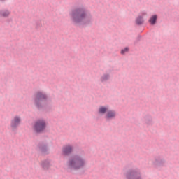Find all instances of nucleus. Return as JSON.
Masks as SVG:
<instances>
[{
	"instance_id": "obj_14",
	"label": "nucleus",
	"mask_w": 179,
	"mask_h": 179,
	"mask_svg": "<svg viewBox=\"0 0 179 179\" xmlns=\"http://www.w3.org/2000/svg\"><path fill=\"white\" fill-rule=\"evenodd\" d=\"M107 79H108V76L105 75L101 77V82H104V81L107 80Z\"/></svg>"
},
{
	"instance_id": "obj_16",
	"label": "nucleus",
	"mask_w": 179,
	"mask_h": 179,
	"mask_svg": "<svg viewBox=\"0 0 179 179\" xmlns=\"http://www.w3.org/2000/svg\"><path fill=\"white\" fill-rule=\"evenodd\" d=\"M41 150H42V152H44L45 150H47V148H41Z\"/></svg>"
},
{
	"instance_id": "obj_7",
	"label": "nucleus",
	"mask_w": 179,
	"mask_h": 179,
	"mask_svg": "<svg viewBox=\"0 0 179 179\" xmlns=\"http://www.w3.org/2000/svg\"><path fill=\"white\" fill-rule=\"evenodd\" d=\"M72 152V145H66L63 148V153L64 155H69Z\"/></svg>"
},
{
	"instance_id": "obj_12",
	"label": "nucleus",
	"mask_w": 179,
	"mask_h": 179,
	"mask_svg": "<svg viewBox=\"0 0 179 179\" xmlns=\"http://www.w3.org/2000/svg\"><path fill=\"white\" fill-rule=\"evenodd\" d=\"M10 13H9V11H8V10L0 11L1 16H3V17H8V15H10Z\"/></svg>"
},
{
	"instance_id": "obj_5",
	"label": "nucleus",
	"mask_w": 179,
	"mask_h": 179,
	"mask_svg": "<svg viewBox=\"0 0 179 179\" xmlns=\"http://www.w3.org/2000/svg\"><path fill=\"white\" fill-rule=\"evenodd\" d=\"M126 177L127 179H139V173L135 171H130L127 172Z\"/></svg>"
},
{
	"instance_id": "obj_8",
	"label": "nucleus",
	"mask_w": 179,
	"mask_h": 179,
	"mask_svg": "<svg viewBox=\"0 0 179 179\" xmlns=\"http://www.w3.org/2000/svg\"><path fill=\"white\" fill-rule=\"evenodd\" d=\"M42 167L44 169V170H47L50 168V162L45 161L42 162Z\"/></svg>"
},
{
	"instance_id": "obj_10",
	"label": "nucleus",
	"mask_w": 179,
	"mask_h": 179,
	"mask_svg": "<svg viewBox=\"0 0 179 179\" xmlns=\"http://www.w3.org/2000/svg\"><path fill=\"white\" fill-rule=\"evenodd\" d=\"M156 20H157V15H153L149 20V22H150V24H155L156 23Z\"/></svg>"
},
{
	"instance_id": "obj_6",
	"label": "nucleus",
	"mask_w": 179,
	"mask_h": 179,
	"mask_svg": "<svg viewBox=\"0 0 179 179\" xmlns=\"http://www.w3.org/2000/svg\"><path fill=\"white\" fill-rule=\"evenodd\" d=\"M20 117L15 116L11 121V128L15 129L20 124Z\"/></svg>"
},
{
	"instance_id": "obj_9",
	"label": "nucleus",
	"mask_w": 179,
	"mask_h": 179,
	"mask_svg": "<svg viewBox=\"0 0 179 179\" xmlns=\"http://www.w3.org/2000/svg\"><path fill=\"white\" fill-rule=\"evenodd\" d=\"M115 117V112L110 110L107 113L106 118H114Z\"/></svg>"
},
{
	"instance_id": "obj_13",
	"label": "nucleus",
	"mask_w": 179,
	"mask_h": 179,
	"mask_svg": "<svg viewBox=\"0 0 179 179\" xmlns=\"http://www.w3.org/2000/svg\"><path fill=\"white\" fill-rule=\"evenodd\" d=\"M137 24H142L143 23V18L142 17H138L136 20Z\"/></svg>"
},
{
	"instance_id": "obj_3",
	"label": "nucleus",
	"mask_w": 179,
	"mask_h": 179,
	"mask_svg": "<svg viewBox=\"0 0 179 179\" xmlns=\"http://www.w3.org/2000/svg\"><path fill=\"white\" fill-rule=\"evenodd\" d=\"M45 122L43 120H40L36 122L34 129L38 133L43 132V131L45 129Z\"/></svg>"
},
{
	"instance_id": "obj_11",
	"label": "nucleus",
	"mask_w": 179,
	"mask_h": 179,
	"mask_svg": "<svg viewBox=\"0 0 179 179\" xmlns=\"http://www.w3.org/2000/svg\"><path fill=\"white\" fill-rule=\"evenodd\" d=\"M108 110V108L104 107V106H101L99 108V114H106V112Z\"/></svg>"
},
{
	"instance_id": "obj_1",
	"label": "nucleus",
	"mask_w": 179,
	"mask_h": 179,
	"mask_svg": "<svg viewBox=\"0 0 179 179\" xmlns=\"http://www.w3.org/2000/svg\"><path fill=\"white\" fill-rule=\"evenodd\" d=\"M71 19L73 22L76 24L83 23L86 24L90 23L92 20V17L90 14L87 13L84 9L78 8L73 10L71 13Z\"/></svg>"
},
{
	"instance_id": "obj_15",
	"label": "nucleus",
	"mask_w": 179,
	"mask_h": 179,
	"mask_svg": "<svg viewBox=\"0 0 179 179\" xmlns=\"http://www.w3.org/2000/svg\"><path fill=\"white\" fill-rule=\"evenodd\" d=\"M128 48H125L124 49L122 50L121 54H125V52H127Z\"/></svg>"
},
{
	"instance_id": "obj_4",
	"label": "nucleus",
	"mask_w": 179,
	"mask_h": 179,
	"mask_svg": "<svg viewBox=\"0 0 179 179\" xmlns=\"http://www.w3.org/2000/svg\"><path fill=\"white\" fill-rule=\"evenodd\" d=\"M47 99V96L43 94L42 92H38L35 99V103L38 107V103H41L43 100H45Z\"/></svg>"
},
{
	"instance_id": "obj_2",
	"label": "nucleus",
	"mask_w": 179,
	"mask_h": 179,
	"mask_svg": "<svg viewBox=\"0 0 179 179\" xmlns=\"http://www.w3.org/2000/svg\"><path fill=\"white\" fill-rule=\"evenodd\" d=\"M85 159L82 157L76 156L71 158L67 162V170L68 171H72V170H79L82 169L85 164Z\"/></svg>"
}]
</instances>
